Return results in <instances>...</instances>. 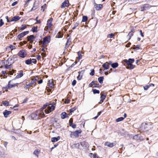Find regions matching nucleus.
<instances>
[{
  "instance_id": "1",
  "label": "nucleus",
  "mask_w": 158,
  "mask_h": 158,
  "mask_svg": "<svg viewBox=\"0 0 158 158\" xmlns=\"http://www.w3.org/2000/svg\"><path fill=\"white\" fill-rule=\"evenodd\" d=\"M31 116L34 119H37L38 118H41L44 116V114L43 112L41 111L39 113H33L31 114Z\"/></svg>"
},
{
  "instance_id": "2",
  "label": "nucleus",
  "mask_w": 158,
  "mask_h": 158,
  "mask_svg": "<svg viewBox=\"0 0 158 158\" xmlns=\"http://www.w3.org/2000/svg\"><path fill=\"white\" fill-rule=\"evenodd\" d=\"M81 130L71 132L70 135V136L71 138H78L79 137V134L81 133Z\"/></svg>"
},
{
  "instance_id": "3",
  "label": "nucleus",
  "mask_w": 158,
  "mask_h": 158,
  "mask_svg": "<svg viewBox=\"0 0 158 158\" xmlns=\"http://www.w3.org/2000/svg\"><path fill=\"white\" fill-rule=\"evenodd\" d=\"M55 104L54 103V105H52V104H50V105H51V106H48V109L45 110L44 111L45 112L46 114H48L51 112L52 111L54 110L55 106H54Z\"/></svg>"
},
{
  "instance_id": "4",
  "label": "nucleus",
  "mask_w": 158,
  "mask_h": 158,
  "mask_svg": "<svg viewBox=\"0 0 158 158\" xmlns=\"http://www.w3.org/2000/svg\"><path fill=\"white\" fill-rule=\"evenodd\" d=\"M50 36H47L44 37L43 41H40V43H43L44 45L48 44L50 41Z\"/></svg>"
},
{
  "instance_id": "5",
  "label": "nucleus",
  "mask_w": 158,
  "mask_h": 158,
  "mask_svg": "<svg viewBox=\"0 0 158 158\" xmlns=\"http://www.w3.org/2000/svg\"><path fill=\"white\" fill-rule=\"evenodd\" d=\"M52 19L51 18L48 20L47 23V26L45 27L44 28V30H47L48 29L51 28V27L52 26Z\"/></svg>"
},
{
  "instance_id": "6",
  "label": "nucleus",
  "mask_w": 158,
  "mask_h": 158,
  "mask_svg": "<svg viewBox=\"0 0 158 158\" xmlns=\"http://www.w3.org/2000/svg\"><path fill=\"white\" fill-rule=\"evenodd\" d=\"M19 55L22 58L25 57L27 55L26 52L25 50H22L20 51L19 53Z\"/></svg>"
},
{
  "instance_id": "7",
  "label": "nucleus",
  "mask_w": 158,
  "mask_h": 158,
  "mask_svg": "<svg viewBox=\"0 0 158 158\" xmlns=\"http://www.w3.org/2000/svg\"><path fill=\"white\" fill-rule=\"evenodd\" d=\"M36 81L37 79L35 78H33L31 79V82L29 84V85L31 87H33L34 86H35L36 84Z\"/></svg>"
},
{
  "instance_id": "8",
  "label": "nucleus",
  "mask_w": 158,
  "mask_h": 158,
  "mask_svg": "<svg viewBox=\"0 0 158 158\" xmlns=\"http://www.w3.org/2000/svg\"><path fill=\"white\" fill-rule=\"evenodd\" d=\"M29 32L28 31H25L21 33V34H19L17 36L18 39L19 40H21L20 39L26 34H27Z\"/></svg>"
},
{
  "instance_id": "9",
  "label": "nucleus",
  "mask_w": 158,
  "mask_h": 158,
  "mask_svg": "<svg viewBox=\"0 0 158 158\" xmlns=\"http://www.w3.org/2000/svg\"><path fill=\"white\" fill-rule=\"evenodd\" d=\"M116 145V143H110L109 142H106L105 143V145L110 147H112Z\"/></svg>"
},
{
  "instance_id": "10",
  "label": "nucleus",
  "mask_w": 158,
  "mask_h": 158,
  "mask_svg": "<svg viewBox=\"0 0 158 158\" xmlns=\"http://www.w3.org/2000/svg\"><path fill=\"white\" fill-rule=\"evenodd\" d=\"M12 81H10L8 82V88H12L13 87H14L16 86H17V85L19 84L18 83H16L15 84H12L11 82Z\"/></svg>"
},
{
  "instance_id": "11",
  "label": "nucleus",
  "mask_w": 158,
  "mask_h": 158,
  "mask_svg": "<svg viewBox=\"0 0 158 158\" xmlns=\"http://www.w3.org/2000/svg\"><path fill=\"white\" fill-rule=\"evenodd\" d=\"M69 6V2L68 0L65 1L63 2L61 5V8H64L65 7H67Z\"/></svg>"
},
{
  "instance_id": "12",
  "label": "nucleus",
  "mask_w": 158,
  "mask_h": 158,
  "mask_svg": "<svg viewBox=\"0 0 158 158\" xmlns=\"http://www.w3.org/2000/svg\"><path fill=\"white\" fill-rule=\"evenodd\" d=\"M81 145L84 148H88L89 147V144L88 143L85 142H81Z\"/></svg>"
},
{
  "instance_id": "13",
  "label": "nucleus",
  "mask_w": 158,
  "mask_h": 158,
  "mask_svg": "<svg viewBox=\"0 0 158 158\" xmlns=\"http://www.w3.org/2000/svg\"><path fill=\"white\" fill-rule=\"evenodd\" d=\"M98 84L95 83V81H93L89 84V85L90 87H98Z\"/></svg>"
},
{
  "instance_id": "14",
  "label": "nucleus",
  "mask_w": 158,
  "mask_h": 158,
  "mask_svg": "<svg viewBox=\"0 0 158 158\" xmlns=\"http://www.w3.org/2000/svg\"><path fill=\"white\" fill-rule=\"evenodd\" d=\"M124 61L127 64H132L134 61V59H129L128 60H125Z\"/></svg>"
},
{
  "instance_id": "15",
  "label": "nucleus",
  "mask_w": 158,
  "mask_h": 158,
  "mask_svg": "<svg viewBox=\"0 0 158 158\" xmlns=\"http://www.w3.org/2000/svg\"><path fill=\"white\" fill-rule=\"evenodd\" d=\"M11 113V111L6 110L3 112V114L5 117L7 118Z\"/></svg>"
},
{
  "instance_id": "16",
  "label": "nucleus",
  "mask_w": 158,
  "mask_h": 158,
  "mask_svg": "<svg viewBox=\"0 0 158 158\" xmlns=\"http://www.w3.org/2000/svg\"><path fill=\"white\" fill-rule=\"evenodd\" d=\"M20 19L19 16H16L12 17L10 20V21H16L19 20Z\"/></svg>"
},
{
  "instance_id": "17",
  "label": "nucleus",
  "mask_w": 158,
  "mask_h": 158,
  "mask_svg": "<svg viewBox=\"0 0 158 158\" xmlns=\"http://www.w3.org/2000/svg\"><path fill=\"white\" fill-rule=\"evenodd\" d=\"M69 125L70 126L72 127L73 128H75L76 127V125L73 124V119L72 118L70 119L69 121Z\"/></svg>"
},
{
  "instance_id": "18",
  "label": "nucleus",
  "mask_w": 158,
  "mask_h": 158,
  "mask_svg": "<svg viewBox=\"0 0 158 158\" xmlns=\"http://www.w3.org/2000/svg\"><path fill=\"white\" fill-rule=\"evenodd\" d=\"M94 6L96 10H99L102 7V5L101 4H95L94 5Z\"/></svg>"
},
{
  "instance_id": "19",
  "label": "nucleus",
  "mask_w": 158,
  "mask_h": 158,
  "mask_svg": "<svg viewBox=\"0 0 158 158\" xmlns=\"http://www.w3.org/2000/svg\"><path fill=\"white\" fill-rule=\"evenodd\" d=\"M23 75V71L22 70H21L19 72V73H18L17 75L15 77V79H17L20 78L22 77Z\"/></svg>"
},
{
  "instance_id": "20",
  "label": "nucleus",
  "mask_w": 158,
  "mask_h": 158,
  "mask_svg": "<svg viewBox=\"0 0 158 158\" xmlns=\"http://www.w3.org/2000/svg\"><path fill=\"white\" fill-rule=\"evenodd\" d=\"M34 36L33 35H31L27 37V40L28 41H31V43H32L33 42V40L34 38Z\"/></svg>"
},
{
  "instance_id": "21",
  "label": "nucleus",
  "mask_w": 158,
  "mask_h": 158,
  "mask_svg": "<svg viewBox=\"0 0 158 158\" xmlns=\"http://www.w3.org/2000/svg\"><path fill=\"white\" fill-rule=\"evenodd\" d=\"M106 98V96L104 95L103 94H101L100 97L101 100L100 102H99V104H101L102 103L103 101Z\"/></svg>"
},
{
  "instance_id": "22",
  "label": "nucleus",
  "mask_w": 158,
  "mask_h": 158,
  "mask_svg": "<svg viewBox=\"0 0 158 158\" xmlns=\"http://www.w3.org/2000/svg\"><path fill=\"white\" fill-rule=\"evenodd\" d=\"M39 7V6L38 4L36 5V4L35 3V2H34L33 6L31 10L30 11H32L35 10L36 9L38 8Z\"/></svg>"
},
{
  "instance_id": "23",
  "label": "nucleus",
  "mask_w": 158,
  "mask_h": 158,
  "mask_svg": "<svg viewBox=\"0 0 158 158\" xmlns=\"http://www.w3.org/2000/svg\"><path fill=\"white\" fill-rule=\"evenodd\" d=\"M40 152V151L38 149L35 150L33 152V154L36 156L37 158L39 157V155Z\"/></svg>"
},
{
  "instance_id": "24",
  "label": "nucleus",
  "mask_w": 158,
  "mask_h": 158,
  "mask_svg": "<svg viewBox=\"0 0 158 158\" xmlns=\"http://www.w3.org/2000/svg\"><path fill=\"white\" fill-rule=\"evenodd\" d=\"M103 67L105 69H108L109 68V65H108L107 62L103 64L102 65Z\"/></svg>"
},
{
  "instance_id": "25",
  "label": "nucleus",
  "mask_w": 158,
  "mask_h": 158,
  "mask_svg": "<svg viewBox=\"0 0 158 158\" xmlns=\"http://www.w3.org/2000/svg\"><path fill=\"white\" fill-rule=\"evenodd\" d=\"M71 41L69 38L67 39L66 43V44L65 47L68 48L69 45L71 44Z\"/></svg>"
},
{
  "instance_id": "26",
  "label": "nucleus",
  "mask_w": 158,
  "mask_h": 158,
  "mask_svg": "<svg viewBox=\"0 0 158 158\" xmlns=\"http://www.w3.org/2000/svg\"><path fill=\"white\" fill-rule=\"evenodd\" d=\"M48 84V86L51 88H52L53 87V84L52 80H49Z\"/></svg>"
},
{
  "instance_id": "27",
  "label": "nucleus",
  "mask_w": 158,
  "mask_h": 158,
  "mask_svg": "<svg viewBox=\"0 0 158 158\" xmlns=\"http://www.w3.org/2000/svg\"><path fill=\"white\" fill-rule=\"evenodd\" d=\"M60 139V137L58 136L57 137H53L52 138V142H57L58 140Z\"/></svg>"
},
{
  "instance_id": "28",
  "label": "nucleus",
  "mask_w": 158,
  "mask_h": 158,
  "mask_svg": "<svg viewBox=\"0 0 158 158\" xmlns=\"http://www.w3.org/2000/svg\"><path fill=\"white\" fill-rule=\"evenodd\" d=\"M128 66L127 67V68H129L131 69H133L134 67L135 66L131 64H127Z\"/></svg>"
},
{
  "instance_id": "29",
  "label": "nucleus",
  "mask_w": 158,
  "mask_h": 158,
  "mask_svg": "<svg viewBox=\"0 0 158 158\" xmlns=\"http://www.w3.org/2000/svg\"><path fill=\"white\" fill-rule=\"evenodd\" d=\"M103 79L104 77H99L98 79V80L99 82L101 84L103 83Z\"/></svg>"
},
{
  "instance_id": "30",
  "label": "nucleus",
  "mask_w": 158,
  "mask_h": 158,
  "mask_svg": "<svg viewBox=\"0 0 158 158\" xmlns=\"http://www.w3.org/2000/svg\"><path fill=\"white\" fill-rule=\"evenodd\" d=\"M63 36V34L61 33V32L60 31L59 32L58 34L56 35V37L57 38H61Z\"/></svg>"
},
{
  "instance_id": "31",
  "label": "nucleus",
  "mask_w": 158,
  "mask_h": 158,
  "mask_svg": "<svg viewBox=\"0 0 158 158\" xmlns=\"http://www.w3.org/2000/svg\"><path fill=\"white\" fill-rule=\"evenodd\" d=\"M111 67L113 68H115L118 67V64L117 63H114L111 64Z\"/></svg>"
},
{
  "instance_id": "32",
  "label": "nucleus",
  "mask_w": 158,
  "mask_h": 158,
  "mask_svg": "<svg viewBox=\"0 0 158 158\" xmlns=\"http://www.w3.org/2000/svg\"><path fill=\"white\" fill-rule=\"evenodd\" d=\"M66 113L65 112H64L62 113L61 114V118L62 119L65 118L66 116Z\"/></svg>"
},
{
  "instance_id": "33",
  "label": "nucleus",
  "mask_w": 158,
  "mask_h": 158,
  "mask_svg": "<svg viewBox=\"0 0 158 158\" xmlns=\"http://www.w3.org/2000/svg\"><path fill=\"white\" fill-rule=\"evenodd\" d=\"M27 27V26L25 24H23L21 27H19V30H23Z\"/></svg>"
},
{
  "instance_id": "34",
  "label": "nucleus",
  "mask_w": 158,
  "mask_h": 158,
  "mask_svg": "<svg viewBox=\"0 0 158 158\" xmlns=\"http://www.w3.org/2000/svg\"><path fill=\"white\" fill-rule=\"evenodd\" d=\"M4 155V150L2 148H0V157H2Z\"/></svg>"
},
{
  "instance_id": "35",
  "label": "nucleus",
  "mask_w": 158,
  "mask_h": 158,
  "mask_svg": "<svg viewBox=\"0 0 158 158\" xmlns=\"http://www.w3.org/2000/svg\"><path fill=\"white\" fill-rule=\"evenodd\" d=\"M25 63L27 64H30L32 63L31 60V59H28L25 61Z\"/></svg>"
},
{
  "instance_id": "36",
  "label": "nucleus",
  "mask_w": 158,
  "mask_h": 158,
  "mask_svg": "<svg viewBox=\"0 0 158 158\" xmlns=\"http://www.w3.org/2000/svg\"><path fill=\"white\" fill-rule=\"evenodd\" d=\"M124 118L123 117L119 118L116 120V121L117 122H119L123 120Z\"/></svg>"
},
{
  "instance_id": "37",
  "label": "nucleus",
  "mask_w": 158,
  "mask_h": 158,
  "mask_svg": "<svg viewBox=\"0 0 158 158\" xmlns=\"http://www.w3.org/2000/svg\"><path fill=\"white\" fill-rule=\"evenodd\" d=\"M77 109V107H74L69 110V112L70 113H72L76 109Z\"/></svg>"
},
{
  "instance_id": "38",
  "label": "nucleus",
  "mask_w": 158,
  "mask_h": 158,
  "mask_svg": "<svg viewBox=\"0 0 158 158\" xmlns=\"http://www.w3.org/2000/svg\"><path fill=\"white\" fill-rule=\"evenodd\" d=\"M115 36V35L113 33H111L110 34H108L107 35V37L108 38H112L114 37Z\"/></svg>"
},
{
  "instance_id": "39",
  "label": "nucleus",
  "mask_w": 158,
  "mask_h": 158,
  "mask_svg": "<svg viewBox=\"0 0 158 158\" xmlns=\"http://www.w3.org/2000/svg\"><path fill=\"white\" fill-rule=\"evenodd\" d=\"M2 104L5 106H8L9 105V102L7 101H3L2 102Z\"/></svg>"
},
{
  "instance_id": "40",
  "label": "nucleus",
  "mask_w": 158,
  "mask_h": 158,
  "mask_svg": "<svg viewBox=\"0 0 158 158\" xmlns=\"http://www.w3.org/2000/svg\"><path fill=\"white\" fill-rule=\"evenodd\" d=\"M87 17L86 16H83L82 18V22H85L87 20Z\"/></svg>"
},
{
  "instance_id": "41",
  "label": "nucleus",
  "mask_w": 158,
  "mask_h": 158,
  "mask_svg": "<svg viewBox=\"0 0 158 158\" xmlns=\"http://www.w3.org/2000/svg\"><path fill=\"white\" fill-rule=\"evenodd\" d=\"M93 92L94 94H98L100 93V91L99 90H98L96 89H93Z\"/></svg>"
},
{
  "instance_id": "42",
  "label": "nucleus",
  "mask_w": 158,
  "mask_h": 158,
  "mask_svg": "<svg viewBox=\"0 0 158 158\" xmlns=\"http://www.w3.org/2000/svg\"><path fill=\"white\" fill-rule=\"evenodd\" d=\"M46 4H44L41 7V10L43 12L44 11L45 7H46Z\"/></svg>"
},
{
  "instance_id": "43",
  "label": "nucleus",
  "mask_w": 158,
  "mask_h": 158,
  "mask_svg": "<svg viewBox=\"0 0 158 158\" xmlns=\"http://www.w3.org/2000/svg\"><path fill=\"white\" fill-rule=\"evenodd\" d=\"M37 27H34L32 28V31L33 32H36L37 31Z\"/></svg>"
},
{
  "instance_id": "44",
  "label": "nucleus",
  "mask_w": 158,
  "mask_h": 158,
  "mask_svg": "<svg viewBox=\"0 0 158 158\" xmlns=\"http://www.w3.org/2000/svg\"><path fill=\"white\" fill-rule=\"evenodd\" d=\"M94 74V69L91 70V72L90 73V75L91 76H93Z\"/></svg>"
},
{
  "instance_id": "45",
  "label": "nucleus",
  "mask_w": 158,
  "mask_h": 158,
  "mask_svg": "<svg viewBox=\"0 0 158 158\" xmlns=\"http://www.w3.org/2000/svg\"><path fill=\"white\" fill-rule=\"evenodd\" d=\"M79 25V23H78L76 22V23L74 25V27H73L72 29H75Z\"/></svg>"
},
{
  "instance_id": "46",
  "label": "nucleus",
  "mask_w": 158,
  "mask_h": 158,
  "mask_svg": "<svg viewBox=\"0 0 158 158\" xmlns=\"http://www.w3.org/2000/svg\"><path fill=\"white\" fill-rule=\"evenodd\" d=\"M15 71L14 70H12V71H9L8 73V74L9 75V74L10 75H12L13 74V73H15Z\"/></svg>"
},
{
  "instance_id": "47",
  "label": "nucleus",
  "mask_w": 158,
  "mask_h": 158,
  "mask_svg": "<svg viewBox=\"0 0 158 158\" xmlns=\"http://www.w3.org/2000/svg\"><path fill=\"white\" fill-rule=\"evenodd\" d=\"M143 6H144V8H145L146 10L149 8V6L148 4H145Z\"/></svg>"
},
{
  "instance_id": "48",
  "label": "nucleus",
  "mask_w": 158,
  "mask_h": 158,
  "mask_svg": "<svg viewBox=\"0 0 158 158\" xmlns=\"http://www.w3.org/2000/svg\"><path fill=\"white\" fill-rule=\"evenodd\" d=\"M78 58L79 59H81L82 58V55L81 54V53L80 52H78Z\"/></svg>"
},
{
  "instance_id": "49",
  "label": "nucleus",
  "mask_w": 158,
  "mask_h": 158,
  "mask_svg": "<svg viewBox=\"0 0 158 158\" xmlns=\"http://www.w3.org/2000/svg\"><path fill=\"white\" fill-rule=\"evenodd\" d=\"M4 24V22L2 21V20L1 19L0 20V27L3 25Z\"/></svg>"
},
{
  "instance_id": "50",
  "label": "nucleus",
  "mask_w": 158,
  "mask_h": 158,
  "mask_svg": "<svg viewBox=\"0 0 158 158\" xmlns=\"http://www.w3.org/2000/svg\"><path fill=\"white\" fill-rule=\"evenodd\" d=\"M149 87V86L148 85H146L144 86H143V88L144 90H147Z\"/></svg>"
},
{
  "instance_id": "51",
  "label": "nucleus",
  "mask_w": 158,
  "mask_h": 158,
  "mask_svg": "<svg viewBox=\"0 0 158 158\" xmlns=\"http://www.w3.org/2000/svg\"><path fill=\"white\" fill-rule=\"evenodd\" d=\"M90 156L91 158H94V157L95 156V154L90 153Z\"/></svg>"
},
{
  "instance_id": "52",
  "label": "nucleus",
  "mask_w": 158,
  "mask_h": 158,
  "mask_svg": "<svg viewBox=\"0 0 158 158\" xmlns=\"http://www.w3.org/2000/svg\"><path fill=\"white\" fill-rule=\"evenodd\" d=\"M10 48L11 49V50H12L14 49H15V47L14 45H10Z\"/></svg>"
},
{
  "instance_id": "53",
  "label": "nucleus",
  "mask_w": 158,
  "mask_h": 158,
  "mask_svg": "<svg viewBox=\"0 0 158 158\" xmlns=\"http://www.w3.org/2000/svg\"><path fill=\"white\" fill-rule=\"evenodd\" d=\"M32 63H33L34 64H35L36 63V60L35 59H33L32 60H31Z\"/></svg>"
},
{
  "instance_id": "54",
  "label": "nucleus",
  "mask_w": 158,
  "mask_h": 158,
  "mask_svg": "<svg viewBox=\"0 0 158 158\" xmlns=\"http://www.w3.org/2000/svg\"><path fill=\"white\" fill-rule=\"evenodd\" d=\"M76 83V81L75 80H74L72 83V85L73 86H74Z\"/></svg>"
},
{
  "instance_id": "55",
  "label": "nucleus",
  "mask_w": 158,
  "mask_h": 158,
  "mask_svg": "<svg viewBox=\"0 0 158 158\" xmlns=\"http://www.w3.org/2000/svg\"><path fill=\"white\" fill-rule=\"evenodd\" d=\"M146 10L144 8V6H143L140 7V10L141 11H143L144 10Z\"/></svg>"
},
{
  "instance_id": "56",
  "label": "nucleus",
  "mask_w": 158,
  "mask_h": 158,
  "mask_svg": "<svg viewBox=\"0 0 158 158\" xmlns=\"http://www.w3.org/2000/svg\"><path fill=\"white\" fill-rule=\"evenodd\" d=\"M140 47V45H136L135 48H134V49L135 50H137V49H139V48Z\"/></svg>"
},
{
  "instance_id": "57",
  "label": "nucleus",
  "mask_w": 158,
  "mask_h": 158,
  "mask_svg": "<svg viewBox=\"0 0 158 158\" xmlns=\"http://www.w3.org/2000/svg\"><path fill=\"white\" fill-rule=\"evenodd\" d=\"M5 66L6 69H8L10 68V65H6Z\"/></svg>"
},
{
  "instance_id": "58",
  "label": "nucleus",
  "mask_w": 158,
  "mask_h": 158,
  "mask_svg": "<svg viewBox=\"0 0 158 158\" xmlns=\"http://www.w3.org/2000/svg\"><path fill=\"white\" fill-rule=\"evenodd\" d=\"M17 3V2L15 1L12 4V6H14L15 5H16Z\"/></svg>"
},
{
  "instance_id": "59",
  "label": "nucleus",
  "mask_w": 158,
  "mask_h": 158,
  "mask_svg": "<svg viewBox=\"0 0 158 158\" xmlns=\"http://www.w3.org/2000/svg\"><path fill=\"white\" fill-rule=\"evenodd\" d=\"M82 78V76H80V75H79L77 77V79L78 80H80Z\"/></svg>"
},
{
  "instance_id": "60",
  "label": "nucleus",
  "mask_w": 158,
  "mask_h": 158,
  "mask_svg": "<svg viewBox=\"0 0 158 158\" xmlns=\"http://www.w3.org/2000/svg\"><path fill=\"white\" fill-rule=\"evenodd\" d=\"M31 86L29 85V84L27 85L25 87V88H26V89H28Z\"/></svg>"
},
{
  "instance_id": "61",
  "label": "nucleus",
  "mask_w": 158,
  "mask_h": 158,
  "mask_svg": "<svg viewBox=\"0 0 158 158\" xmlns=\"http://www.w3.org/2000/svg\"><path fill=\"white\" fill-rule=\"evenodd\" d=\"M139 32L140 33V34L141 35L142 37H143L144 36V35L142 33V31L141 30H140L139 31Z\"/></svg>"
},
{
  "instance_id": "62",
  "label": "nucleus",
  "mask_w": 158,
  "mask_h": 158,
  "mask_svg": "<svg viewBox=\"0 0 158 158\" xmlns=\"http://www.w3.org/2000/svg\"><path fill=\"white\" fill-rule=\"evenodd\" d=\"M6 19H7V21L8 22H11L10 20L9 19L8 17V16H6Z\"/></svg>"
},
{
  "instance_id": "63",
  "label": "nucleus",
  "mask_w": 158,
  "mask_h": 158,
  "mask_svg": "<svg viewBox=\"0 0 158 158\" xmlns=\"http://www.w3.org/2000/svg\"><path fill=\"white\" fill-rule=\"evenodd\" d=\"M43 80L42 79L40 80V81H38V83L39 84H41L42 83Z\"/></svg>"
},
{
  "instance_id": "64",
  "label": "nucleus",
  "mask_w": 158,
  "mask_h": 158,
  "mask_svg": "<svg viewBox=\"0 0 158 158\" xmlns=\"http://www.w3.org/2000/svg\"><path fill=\"white\" fill-rule=\"evenodd\" d=\"M95 156L94 157V158H100L99 156L97 155V154H95Z\"/></svg>"
}]
</instances>
